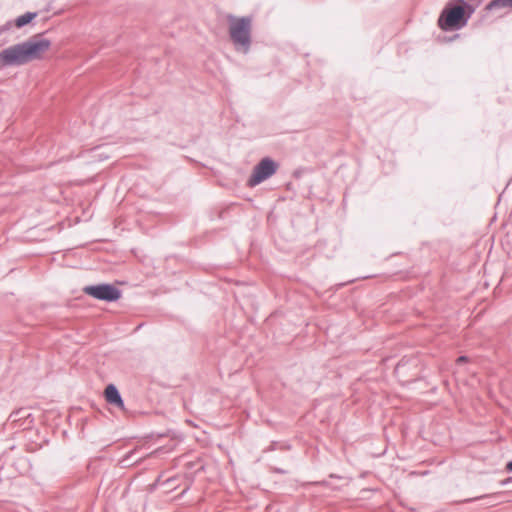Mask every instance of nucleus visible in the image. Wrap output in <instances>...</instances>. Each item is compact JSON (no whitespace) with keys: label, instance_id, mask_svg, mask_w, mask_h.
Listing matches in <instances>:
<instances>
[{"label":"nucleus","instance_id":"obj_5","mask_svg":"<svg viewBox=\"0 0 512 512\" xmlns=\"http://www.w3.org/2000/svg\"><path fill=\"white\" fill-rule=\"evenodd\" d=\"M29 61L30 59L28 58L23 42L12 45L0 52V65L3 67L20 66Z\"/></svg>","mask_w":512,"mask_h":512},{"label":"nucleus","instance_id":"obj_16","mask_svg":"<svg viewBox=\"0 0 512 512\" xmlns=\"http://www.w3.org/2000/svg\"><path fill=\"white\" fill-rule=\"evenodd\" d=\"M162 483H163V482H161V477L159 476V477L156 479V481H155V483H154V486L162 485Z\"/></svg>","mask_w":512,"mask_h":512},{"label":"nucleus","instance_id":"obj_9","mask_svg":"<svg viewBox=\"0 0 512 512\" xmlns=\"http://www.w3.org/2000/svg\"><path fill=\"white\" fill-rule=\"evenodd\" d=\"M512 7V0H491L485 7L488 11Z\"/></svg>","mask_w":512,"mask_h":512},{"label":"nucleus","instance_id":"obj_11","mask_svg":"<svg viewBox=\"0 0 512 512\" xmlns=\"http://www.w3.org/2000/svg\"><path fill=\"white\" fill-rule=\"evenodd\" d=\"M137 449H133L131 451H129L121 460V463L123 464V466H129L130 465V460L132 459L133 455L136 453Z\"/></svg>","mask_w":512,"mask_h":512},{"label":"nucleus","instance_id":"obj_6","mask_svg":"<svg viewBox=\"0 0 512 512\" xmlns=\"http://www.w3.org/2000/svg\"><path fill=\"white\" fill-rule=\"evenodd\" d=\"M23 44L30 61L39 58L41 54L47 51L51 46L50 40L42 38L41 34L23 42Z\"/></svg>","mask_w":512,"mask_h":512},{"label":"nucleus","instance_id":"obj_15","mask_svg":"<svg viewBox=\"0 0 512 512\" xmlns=\"http://www.w3.org/2000/svg\"><path fill=\"white\" fill-rule=\"evenodd\" d=\"M506 470L512 472V460L506 464Z\"/></svg>","mask_w":512,"mask_h":512},{"label":"nucleus","instance_id":"obj_13","mask_svg":"<svg viewBox=\"0 0 512 512\" xmlns=\"http://www.w3.org/2000/svg\"><path fill=\"white\" fill-rule=\"evenodd\" d=\"M175 482H176V477H170V478L166 479L165 481H163L162 485H167L169 488H174Z\"/></svg>","mask_w":512,"mask_h":512},{"label":"nucleus","instance_id":"obj_3","mask_svg":"<svg viewBox=\"0 0 512 512\" xmlns=\"http://www.w3.org/2000/svg\"><path fill=\"white\" fill-rule=\"evenodd\" d=\"M83 292L88 296L105 302H116L122 296V291L110 283L88 285L83 288Z\"/></svg>","mask_w":512,"mask_h":512},{"label":"nucleus","instance_id":"obj_14","mask_svg":"<svg viewBox=\"0 0 512 512\" xmlns=\"http://www.w3.org/2000/svg\"><path fill=\"white\" fill-rule=\"evenodd\" d=\"M468 361V357L467 356H459L456 360V363L457 364H462V363H466Z\"/></svg>","mask_w":512,"mask_h":512},{"label":"nucleus","instance_id":"obj_12","mask_svg":"<svg viewBox=\"0 0 512 512\" xmlns=\"http://www.w3.org/2000/svg\"><path fill=\"white\" fill-rule=\"evenodd\" d=\"M490 497V495H481V496H477V497H472V498H467L463 501H461L462 503H471V502H475V501H478L480 499H484V498H488Z\"/></svg>","mask_w":512,"mask_h":512},{"label":"nucleus","instance_id":"obj_10","mask_svg":"<svg viewBox=\"0 0 512 512\" xmlns=\"http://www.w3.org/2000/svg\"><path fill=\"white\" fill-rule=\"evenodd\" d=\"M36 15L37 14L35 12H26L25 14L16 18L15 25L18 28H22L29 24L36 17Z\"/></svg>","mask_w":512,"mask_h":512},{"label":"nucleus","instance_id":"obj_4","mask_svg":"<svg viewBox=\"0 0 512 512\" xmlns=\"http://www.w3.org/2000/svg\"><path fill=\"white\" fill-rule=\"evenodd\" d=\"M278 164L270 157H265L254 167L251 176L248 179V186L254 187L269 179L276 173Z\"/></svg>","mask_w":512,"mask_h":512},{"label":"nucleus","instance_id":"obj_7","mask_svg":"<svg viewBox=\"0 0 512 512\" xmlns=\"http://www.w3.org/2000/svg\"><path fill=\"white\" fill-rule=\"evenodd\" d=\"M9 420L18 428L22 429L30 428L34 422L32 413L28 408H20L16 411H13L9 416Z\"/></svg>","mask_w":512,"mask_h":512},{"label":"nucleus","instance_id":"obj_8","mask_svg":"<svg viewBox=\"0 0 512 512\" xmlns=\"http://www.w3.org/2000/svg\"><path fill=\"white\" fill-rule=\"evenodd\" d=\"M104 395L106 398V401L114 405L120 409L124 408V401L122 399V396L118 390V388L114 384H109L106 386Z\"/></svg>","mask_w":512,"mask_h":512},{"label":"nucleus","instance_id":"obj_2","mask_svg":"<svg viewBox=\"0 0 512 512\" xmlns=\"http://www.w3.org/2000/svg\"><path fill=\"white\" fill-rule=\"evenodd\" d=\"M229 20V36L238 52L247 54L252 44V17L228 16Z\"/></svg>","mask_w":512,"mask_h":512},{"label":"nucleus","instance_id":"obj_1","mask_svg":"<svg viewBox=\"0 0 512 512\" xmlns=\"http://www.w3.org/2000/svg\"><path fill=\"white\" fill-rule=\"evenodd\" d=\"M458 4L448 3L441 11L438 26L443 31L462 29L475 12V8L465 0H457Z\"/></svg>","mask_w":512,"mask_h":512}]
</instances>
